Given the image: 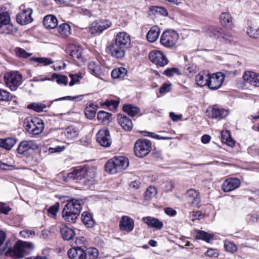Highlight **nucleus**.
I'll return each instance as SVG.
<instances>
[{"label":"nucleus","instance_id":"obj_1","mask_svg":"<svg viewBox=\"0 0 259 259\" xmlns=\"http://www.w3.org/2000/svg\"><path fill=\"white\" fill-rule=\"evenodd\" d=\"M130 35L124 31L117 33L107 46V52L113 58L118 60L122 59L126 51L131 46Z\"/></svg>","mask_w":259,"mask_h":259},{"label":"nucleus","instance_id":"obj_2","mask_svg":"<svg viewBox=\"0 0 259 259\" xmlns=\"http://www.w3.org/2000/svg\"><path fill=\"white\" fill-rule=\"evenodd\" d=\"M83 203L84 201L82 199H72L67 201L62 211L64 220L71 223H75Z\"/></svg>","mask_w":259,"mask_h":259},{"label":"nucleus","instance_id":"obj_3","mask_svg":"<svg viewBox=\"0 0 259 259\" xmlns=\"http://www.w3.org/2000/svg\"><path fill=\"white\" fill-rule=\"evenodd\" d=\"M33 248L34 245L31 242L18 241L13 247L9 248L6 251L5 255L13 259L21 258L24 256L25 252Z\"/></svg>","mask_w":259,"mask_h":259},{"label":"nucleus","instance_id":"obj_4","mask_svg":"<svg viewBox=\"0 0 259 259\" xmlns=\"http://www.w3.org/2000/svg\"><path fill=\"white\" fill-rule=\"evenodd\" d=\"M128 166V159L123 156H119L109 160L105 165V169L109 174H115L126 169Z\"/></svg>","mask_w":259,"mask_h":259},{"label":"nucleus","instance_id":"obj_5","mask_svg":"<svg viewBox=\"0 0 259 259\" xmlns=\"http://www.w3.org/2000/svg\"><path fill=\"white\" fill-rule=\"evenodd\" d=\"M24 126L30 134L35 136L41 133L44 129L42 120L37 117H28L24 120Z\"/></svg>","mask_w":259,"mask_h":259},{"label":"nucleus","instance_id":"obj_6","mask_svg":"<svg viewBox=\"0 0 259 259\" xmlns=\"http://www.w3.org/2000/svg\"><path fill=\"white\" fill-rule=\"evenodd\" d=\"M4 80L7 87L11 90L15 91L21 84L22 76L18 71H12L5 74Z\"/></svg>","mask_w":259,"mask_h":259},{"label":"nucleus","instance_id":"obj_7","mask_svg":"<svg viewBox=\"0 0 259 259\" xmlns=\"http://www.w3.org/2000/svg\"><path fill=\"white\" fill-rule=\"evenodd\" d=\"M151 150V143L150 141L145 139H139L135 144L134 152L138 157L146 156Z\"/></svg>","mask_w":259,"mask_h":259},{"label":"nucleus","instance_id":"obj_8","mask_svg":"<svg viewBox=\"0 0 259 259\" xmlns=\"http://www.w3.org/2000/svg\"><path fill=\"white\" fill-rule=\"evenodd\" d=\"M178 39L179 34L176 31L167 30L162 34L160 37V43L166 48H171L176 44Z\"/></svg>","mask_w":259,"mask_h":259},{"label":"nucleus","instance_id":"obj_9","mask_svg":"<svg viewBox=\"0 0 259 259\" xmlns=\"http://www.w3.org/2000/svg\"><path fill=\"white\" fill-rule=\"evenodd\" d=\"M112 23L108 20L100 19L94 21L90 27V32L94 35L100 34L110 27Z\"/></svg>","mask_w":259,"mask_h":259},{"label":"nucleus","instance_id":"obj_10","mask_svg":"<svg viewBox=\"0 0 259 259\" xmlns=\"http://www.w3.org/2000/svg\"><path fill=\"white\" fill-rule=\"evenodd\" d=\"M225 79L221 72L209 74L207 87L211 90H217L221 88Z\"/></svg>","mask_w":259,"mask_h":259},{"label":"nucleus","instance_id":"obj_11","mask_svg":"<svg viewBox=\"0 0 259 259\" xmlns=\"http://www.w3.org/2000/svg\"><path fill=\"white\" fill-rule=\"evenodd\" d=\"M208 116L211 118L221 120L227 117L230 111L227 109L220 107L217 105H213L207 109Z\"/></svg>","mask_w":259,"mask_h":259},{"label":"nucleus","instance_id":"obj_12","mask_svg":"<svg viewBox=\"0 0 259 259\" xmlns=\"http://www.w3.org/2000/svg\"><path fill=\"white\" fill-rule=\"evenodd\" d=\"M22 12L18 14L16 19L19 24L21 25H26L31 23L33 19L31 17L32 10L30 8L25 9V7L22 5L20 7Z\"/></svg>","mask_w":259,"mask_h":259},{"label":"nucleus","instance_id":"obj_13","mask_svg":"<svg viewBox=\"0 0 259 259\" xmlns=\"http://www.w3.org/2000/svg\"><path fill=\"white\" fill-rule=\"evenodd\" d=\"M149 58L152 62L161 67L164 66L168 62L167 58L159 51L154 50L150 52Z\"/></svg>","mask_w":259,"mask_h":259},{"label":"nucleus","instance_id":"obj_14","mask_svg":"<svg viewBox=\"0 0 259 259\" xmlns=\"http://www.w3.org/2000/svg\"><path fill=\"white\" fill-rule=\"evenodd\" d=\"M188 203L193 207H199L201 202L200 193L194 189H190L185 194Z\"/></svg>","mask_w":259,"mask_h":259},{"label":"nucleus","instance_id":"obj_15","mask_svg":"<svg viewBox=\"0 0 259 259\" xmlns=\"http://www.w3.org/2000/svg\"><path fill=\"white\" fill-rule=\"evenodd\" d=\"M97 141L103 147H110L112 140L109 130L107 128L100 130L97 134Z\"/></svg>","mask_w":259,"mask_h":259},{"label":"nucleus","instance_id":"obj_16","mask_svg":"<svg viewBox=\"0 0 259 259\" xmlns=\"http://www.w3.org/2000/svg\"><path fill=\"white\" fill-rule=\"evenodd\" d=\"M241 182L236 178H230L226 179L222 185V190L225 192H231L240 187Z\"/></svg>","mask_w":259,"mask_h":259},{"label":"nucleus","instance_id":"obj_17","mask_svg":"<svg viewBox=\"0 0 259 259\" xmlns=\"http://www.w3.org/2000/svg\"><path fill=\"white\" fill-rule=\"evenodd\" d=\"M38 148L37 144L33 141H23L20 143L17 151L20 154H25L28 153L29 150H35Z\"/></svg>","mask_w":259,"mask_h":259},{"label":"nucleus","instance_id":"obj_18","mask_svg":"<svg viewBox=\"0 0 259 259\" xmlns=\"http://www.w3.org/2000/svg\"><path fill=\"white\" fill-rule=\"evenodd\" d=\"M85 172V167L76 168L67 174V176H64L63 180L65 182H68L70 180H81L84 178Z\"/></svg>","mask_w":259,"mask_h":259},{"label":"nucleus","instance_id":"obj_19","mask_svg":"<svg viewBox=\"0 0 259 259\" xmlns=\"http://www.w3.org/2000/svg\"><path fill=\"white\" fill-rule=\"evenodd\" d=\"M134 221L128 216H123L119 222L120 230L127 232H132L134 228Z\"/></svg>","mask_w":259,"mask_h":259},{"label":"nucleus","instance_id":"obj_20","mask_svg":"<svg viewBox=\"0 0 259 259\" xmlns=\"http://www.w3.org/2000/svg\"><path fill=\"white\" fill-rule=\"evenodd\" d=\"M67 254L70 259H86L87 257L86 252L79 247L69 249Z\"/></svg>","mask_w":259,"mask_h":259},{"label":"nucleus","instance_id":"obj_21","mask_svg":"<svg viewBox=\"0 0 259 259\" xmlns=\"http://www.w3.org/2000/svg\"><path fill=\"white\" fill-rule=\"evenodd\" d=\"M143 221L148 226L149 228H153L156 230H161L163 224L162 222L159 221L158 219L152 217H146L143 218Z\"/></svg>","mask_w":259,"mask_h":259},{"label":"nucleus","instance_id":"obj_22","mask_svg":"<svg viewBox=\"0 0 259 259\" xmlns=\"http://www.w3.org/2000/svg\"><path fill=\"white\" fill-rule=\"evenodd\" d=\"M203 29L204 32L216 39H221L223 32L222 28L215 26H206Z\"/></svg>","mask_w":259,"mask_h":259},{"label":"nucleus","instance_id":"obj_23","mask_svg":"<svg viewBox=\"0 0 259 259\" xmlns=\"http://www.w3.org/2000/svg\"><path fill=\"white\" fill-rule=\"evenodd\" d=\"M243 78L244 80L252 85L259 87V74L251 71L244 73Z\"/></svg>","mask_w":259,"mask_h":259},{"label":"nucleus","instance_id":"obj_24","mask_svg":"<svg viewBox=\"0 0 259 259\" xmlns=\"http://www.w3.org/2000/svg\"><path fill=\"white\" fill-rule=\"evenodd\" d=\"M66 52L72 57L79 59L82 56V48L78 45L70 44L67 47Z\"/></svg>","mask_w":259,"mask_h":259},{"label":"nucleus","instance_id":"obj_25","mask_svg":"<svg viewBox=\"0 0 259 259\" xmlns=\"http://www.w3.org/2000/svg\"><path fill=\"white\" fill-rule=\"evenodd\" d=\"M209 74L206 71L200 72L195 77L196 84L200 87H207Z\"/></svg>","mask_w":259,"mask_h":259},{"label":"nucleus","instance_id":"obj_26","mask_svg":"<svg viewBox=\"0 0 259 259\" xmlns=\"http://www.w3.org/2000/svg\"><path fill=\"white\" fill-rule=\"evenodd\" d=\"M160 29L157 25L152 26L148 32L146 37L150 42H154L158 38Z\"/></svg>","mask_w":259,"mask_h":259},{"label":"nucleus","instance_id":"obj_27","mask_svg":"<svg viewBox=\"0 0 259 259\" xmlns=\"http://www.w3.org/2000/svg\"><path fill=\"white\" fill-rule=\"evenodd\" d=\"M118 123L125 131H130L133 128V122L128 117L119 114L118 116Z\"/></svg>","mask_w":259,"mask_h":259},{"label":"nucleus","instance_id":"obj_28","mask_svg":"<svg viewBox=\"0 0 259 259\" xmlns=\"http://www.w3.org/2000/svg\"><path fill=\"white\" fill-rule=\"evenodd\" d=\"M98 109L97 105L90 102L87 104L84 109V114L86 117L90 119H93L96 115Z\"/></svg>","mask_w":259,"mask_h":259},{"label":"nucleus","instance_id":"obj_29","mask_svg":"<svg viewBox=\"0 0 259 259\" xmlns=\"http://www.w3.org/2000/svg\"><path fill=\"white\" fill-rule=\"evenodd\" d=\"M43 24L46 28L54 29L58 25V20L55 16L49 15L44 18Z\"/></svg>","mask_w":259,"mask_h":259},{"label":"nucleus","instance_id":"obj_30","mask_svg":"<svg viewBox=\"0 0 259 259\" xmlns=\"http://www.w3.org/2000/svg\"><path fill=\"white\" fill-rule=\"evenodd\" d=\"M88 68L90 72L96 77L99 76L102 74L100 64L99 62H89Z\"/></svg>","mask_w":259,"mask_h":259},{"label":"nucleus","instance_id":"obj_31","mask_svg":"<svg viewBox=\"0 0 259 259\" xmlns=\"http://www.w3.org/2000/svg\"><path fill=\"white\" fill-rule=\"evenodd\" d=\"M60 232L62 238L65 240L72 239L75 235L74 231L67 226H63L60 228Z\"/></svg>","mask_w":259,"mask_h":259},{"label":"nucleus","instance_id":"obj_32","mask_svg":"<svg viewBox=\"0 0 259 259\" xmlns=\"http://www.w3.org/2000/svg\"><path fill=\"white\" fill-rule=\"evenodd\" d=\"M81 220L83 224L88 228H92L94 225L95 223L92 215L87 211H84L82 213Z\"/></svg>","mask_w":259,"mask_h":259},{"label":"nucleus","instance_id":"obj_33","mask_svg":"<svg viewBox=\"0 0 259 259\" xmlns=\"http://www.w3.org/2000/svg\"><path fill=\"white\" fill-rule=\"evenodd\" d=\"M16 143V140L13 138L0 139V147L9 150L14 147Z\"/></svg>","mask_w":259,"mask_h":259},{"label":"nucleus","instance_id":"obj_34","mask_svg":"<svg viewBox=\"0 0 259 259\" xmlns=\"http://www.w3.org/2000/svg\"><path fill=\"white\" fill-rule=\"evenodd\" d=\"M112 114L101 110L98 112L97 114L98 120L103 123H108L112 120Z\"/></svg>","mask_w":259,"mask_h":259},{"label":"nucleus","instance_id":"obj_35","mask_svg":"<svg viewBox=\"0 0 259 259\" xmlns=\"http://www.w3.org/2000/svg\"><path fill=\"white\" fill-rule=\"evenodd\" d=\"M220 22L222 25L230 27L232 25V16L229 13L223 12L220 16Z\"/></svg>","mask_w":259,"mask_h":259},{"label":"nucleus","instance_id":"obj_36","mask_svg":"<svg viewBox=\"0 0 259 259\" xmlns=\"http://www.w3.org/2000/svg\"><path fill=\"white\" fill-rule=\"evenodd\" d=\"M57 30L60 35L63 37H67L71 34L70 26L67 23L60 24L57 27Z\"/></svg>","mask_w":259,"mask_h":259},{"label":"nucleus","instance_id":"obj_37","mask_svg":"<svg viewBox=\"0 0 259 259\" xmlns=\"http://www.w3.org/2000/svg\"><path fill=\"white\" fill-rule=\"evenodd\" d=\"M157 191L154 186H149L144 193V200L150 201L154 198L157 195Z\"/></svg>","mask_w":259,"mask_h":259},{"label":"nucleus","instance_id":"obj_38","mask_svg":"<svg viewBox=\"0 0 259 259\" xmlns=\"http://www.w3.org/2000/svg\"><path fill=\"white\" fill-rule=\"evenodd\" d=\"M126 69L123 67H119L114 69L111 72V76L113 78H123L127 74Z\"/></svg>","mask_w":259,"mask_h":259},{"label":"nucleus","instance_id":"obj_39","mask_svg":"<svg viewBox=\"0 0 259 259\" xmlns=\"http://www.w3.org/2000/svg\"><path fill=\"white\" fill-rule=\"evenodd\" d=\"M222 142L230 147H233L235 142L231 137L229 131H223L222 132Z\"/></svg>","mask_w":259,"mask_h":259},{"label":"nucleus","instance_id":"obj_40","mask_svg":"<svg viewBox=\"0 0 259 259\" xmlns=\"http://www.w3.org/2000/svg\"><path fill=\"white\" fill-rule=\"evenodd\" d=\"M123 111L132 117L135 116L140 111V109L132 105H125L123 107Z\"/></svg>","mask_w":259,"mask_h":259},{"label":"nucleus","instance_id":"obj_41","mask_svg":"<svg viewBox=\"0 0 259 259\" xmlns=\"http://www.w3.org/2000/svg\"><path fill=\"white\" fill-rule=\"evenodd\" d=\"M64 135L68 140H72L77 137L78 131L73 127L69 126L65 131Z\"/></svg>","mask_w":259,"mask_h":259},{"label":"nucleus","instance_id":"obj_42","mask_svg":"<svg viewBox=\"0 0 259 259\" xmlns=\"http://www.w3.org/2000/svg\"><path fill=\"white\" fill-rule=\"evenodd\" d=\"M246 33L250 37L257 38L259 36V28L254 25H249L246 28Z\"/></svg>","mask_w":259,"mask_h":259},{"label":"nucleus","instance_id":"obj_43","mask_svg":"<svg viewBox=\"0 0 259 259\" xmlns=\"http://www.w3.org/2000/svg\"><path fill=\"white\" fill-rule=\"evenodd\" d=\"M196 238L198 239H201L207 242H209L210 240H212L213 238V235L203 231H198L196 233Z\"/></svg>","mask_w":259,"mask_h":259},{"label":"nucleus","instance_id":"obj_44","mask_svg":"<svg viewBox=\"0 0 259 259\" xmlns=\"http://www.w3.org/2000/svg\"><path fill=\"white\" fill-rule=\"evenodd\" d=\"M224 247L227 251L231 253H234L238 250V247L235 243L227 240L224 241Z\"/></svg>","mask_w":259,"mask_h":259},{"label":"nucleus","instance_id":"obj_45","mask_svg":"<svg viewBox=\"0 0 259 259\" xmlns=\"http://www.w3.org/2000/svg\"><path fill=\"white\" fill-rule=\"evenodd\" d=\"M10 22V17L8 12H4L0 9V28L3 25H7Z\"/></svg>","mask_w":259,"mask_h":259},{"label":"nucleus","instance_id":"obj_46","mask_svg":"<svg viewBox=\"0 0 259 259\" xmlns=\"http://www.w3.org/2000/svg\"><path fill=\"white\" fill-rule=\"evenodd\" d=\"M31 60L43 66H47L53 63V61L51 59L45 57H33L31 58Z\"/></svg>","mask_w":259,"mask_h":259},{"label":"nucleus","instance_id":"obj_47","mask_svg":"<svg viewBox=\"0 0 259 259\" xmlns=\"http://www.w3.org/2000/svg\"><path fill=\"white\" fill-rule=\"evenodd\" d=\"M28 108L33 109L37 112H42L47 108L46 105L40 103H33L28 106Z\"/></svg>","mask_w":259,"mask_h":259},{"label":"nucleus","instance_id":"obj_48","mask_svg":"<svg viewBox=\"0 0 259 259\" xmlns=\"http://www.w3.org/2000/svg\"><path fill=\"white\" fill-rule=\"evenodd\" d=\"M52 78L55 79L58 84L66 85L68 83V78L66 76L53 73Z\"/></svg>","mask_w":259,"mask_h":259},{"label":"nucleus","instance_id":"obj_49","mask_svg":"<svg viewBox=\"0 0 259 259\" xmlns=\"http://www.w3.org/2000/svg\"><path fill=\"white\" fill-rule=\"evenodd\" d=\"M103 105L106 106L110 110L114 111L118 106L119 101L113 100H107Z\"/></svg>","mask_w":259,"mask_h":259},{"label":"nucleus","instance_id":"obj_50","mask_svg":"<svg viewBox=\"0 0 259 259\" xmlns=\"http://www.w3.org/2000/svg\"><path fill=\"white\" fill-rule=\"evenodd\" d=\"M86 172H84V179L87 181H90L94 179L96 176V172L94 169L85 168Z\"/></svg>","mask_w":259,"mask_h":259},{"label":"nucleus","instance_id":"obj_51","mask_svg":"<svg viewBox=\"0 0 259 259\" xmlns=\"http://www.w3.org/2000/svg\"><path fill=\"white\" fill-rule=\"evenodd\" d=\"M86 254V259H96L98 256V251L97 249L91 248L88 250Z\"/></svg>","mask_w":259,"mask_h":259},{"label":"nucleus","instance_id":"obj_52","mask_svg":"<svg viewBox=\"0 0 259 259\" xmlns=\"http://www.w3.org/2000/svg\"><path fill=\"white\" fill-rule=\"evenodd\" d=\"M15 52L18 57L22 58H27L31 55V54L26 52L25 50L20 48H15Z\"/></svg>","mask_w":259,"mask_h":259},{"label":"nucleus","instance_id":"obj_53","mask_svg":"<svg viewBox=\"0 0 259 259\" xmlns=\"http://www.w3.org/2000/svg\"><path fill=\"white\" fill-rule=\"evenodd\" d=\"M11 99L12 97L9 92L0 89V101H7Z\"/></svg>","mask_w":259,"mask_h":259},{"label":"nucleus","instance_id":"obj_54","mask_svg":"<svg viewBox=\"0 0 259 259\" xmlns=\"http://www.w3.org/2000/svg\"><path fill=\"white\" fill-rule=\"evenodd\" d=\"M152 11L163 16H167L168 15V12L167 10L162 7H154L152 9Z\"/></svg>","mask_w":259,"mask_h":259},{"label":"nucleus","instance_id":"obj_55","mask_svg":"<svg viewBox=\"0 0 259 259\" xmlns=\"http://www.w3.org/2000/svg\"><path fill=\"white\" fill-rule=\"evenodd\" d=\"M164 74L168 77L172 76L175 74H179V70L175 67L167 68L164 71Z\"/></svg>","mask_w":259,"mask_h":259},{"label":"nucleus","instance_id":"obj_56","mask_svg":"<svg viewBox=\"0 0 259 259\" xmlns=\"http://www.w3.org/2000/svg\"><path fill=\"white\" fill-rule=\"evenodd\" d=\"M15 168V165L13 163H8L3 162L0 161V169L2 170H12Z\"/></svg>","mask_w":259,"mask_h":259},{"label":"nucleus","instance_id":"obj_57","mask_svg":"<svg viewBox=\"0 0 259 259\" xmlns=\"http://www.w3.org/2000/svg\"><path fill=\"white\" fill-rule=\"evenodd\" d=\"M69 76L71 78V81L69 82V85L72 86L75 83H77L78 81H79L78 78L79 77H81V74H69Z\"/></svg>","mask_w":259,"mask_h":259},{"label":"nucleus","instance_id":"obj_58","mask_svg":"<svg viewBox=\"0 0 259 259\" xmlns=\"http://www.w3.org/2000/svg\"><path fill=\"white\" fill-rule=\"evenodd\" d=\"M20 235L24 238H29L30 236H34L35 232L29 230H24L20 232Z\"/></svg>","mask_w":259,"mask_h":259},{"label":"nucleus","instance_id":"obj_59","mask_svg":"<svg viewBox=\"0 0 259 259\" xmlns=\"http://www.w3.org/2000/svg\"><path fill=\"white\" fill-rule=\"evenodd\" d=\"M59 208V203H56L54 205L51 206L48 210V213L53 216H55L58 211Z\"/></svg>","mask_w":259,"mask_h":259},{"label":"nucleus","instance_id":"obj_60","mask_svg":"<svg viewBox=\"0 0 259 259\" xmlns=\"http://www.w3.org/2000/svg\"><path fill=\"white\" fill-rule=\"evenodd\" d=\"M171 89V84H163L159 89V92L161 94H165L169 92Z\"/></svg>","mask_w":259,"mask_h":259},{"label":"nucleus","instance_id":"obj_61","mask_svg":"<svg viewBox=\"0 0 259 259\" xmlns=\"http://www.w3.org/2000/svg\"><path fill=\"white\" fill-rule=\"evenodd\" d=\"M65 147L64 146H58L55 147H50L48 151L50 153H54L56 152H61L65 149Z\"/></svg>","mask_w":259,"mask_h":259},{"label":"nucleus","instance_id":"obj_62","mask_svg":"<svg viewBox=\"0 0 259 259\" xmlns=\"http://www.w3.org/2000/svg\"><path fill=\"white\" fill-rule=\"evenodd\" d=\"M232 37L229 32H223L221 36V40L226 42H230L232 40Z\"/></svg>","mask_w":259,"mask_h":259},{"label":"nucleus","instance_id":"obj_63","mask_svg":"<svg viewBox=\"0 0 259 259\" xmlns=\"http://www.w3.org/2000/svg\"><path fill=\"white\" fill-rule=\"evenodd\" d=\"M205 255L207 256L216 257L219 255V253L217 250L210 248L207 250L205 253Z\"/></svg>","mask_w":259,"mask_h":259},{"label":"nucleus","instance_id":"obj_64","mask_svg":"<svg viewBox=\"0 0 259 259\" xmlns=\"http://www.w3.org/2000/svg\"><path fill=\"white\" fill-rule=\"evenodd\" d=\"M11 208L6 204L3 203H0V212L4 214H8Z\"/></svg>","mask_w":259,"mask_h":259}]
</instances>
